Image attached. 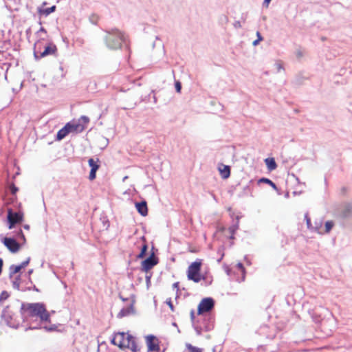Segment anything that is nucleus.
I'll return each instance as SVG.
<instances>
[{"mask_svg":"<svg viewBox=\"0 0 352 352\" xmlns=\"http://www.w3.org/2000/svg\"><path fill=\"white\" fill-rule=\"evenodd\" d=\"M181 89H182V85L181 83L177 81L175 82V89H176V91L179 93L181 91Z\"/></svg>","mask_w":352,"mask_h":352,"instance_id":"37","label":"nucleus"},{"mask_svg":"<svg viewBox=\"0 0 352 352\" xmlns=\"http://www.w3.org/2000/svg\"><path fill=\"white\" fill-rule=\"evenodd\" d=\"M167 304H168V306L170 307V309H171L172 311H173V310H174V309H173V304H172V302H171L170 299L168 301H167Z\"/></svg>","mask_w":352,"mask_h":352,"instance_id":"40","label":"nucleus"},{"mask_svg":"<svg viewBox=\"0 0 352 352\" xmlns=\"http://www.w3.org/2000/svg\"><path fill=\"white\" fill-rule=\"evenodd\" d=\"M39 32H44V33H46V30H45V28H44L41 27V28H40V30L38 31V33H39Z\"/></svg>","mask_w":352,"mask_h":352,"instance_id":"45","label":"nucleus"},{"mask_svg":"<svg viewBox=\"0 0 352 352\" xmlns=\"http://www.w3.org/2000/svg\"><path fill=\"white\" fill-rule=\"evenodd\" d=\"M305 220H306L307 226L308 229H309L311 231H312V228H313V226H314L311 224V219H310V218L309 217V216H308V214H307V213H306V214H305Z\"/></svg>","mask_w":352,"mask_h":352,"instance_id":"28","label":"nucleus"},{"mask_svg":"<svg viewBox=\"0 0 352 352\" xmlns=\"http://www.w3.org/2000/svg\"><path fill=\"white\" fill-rule=\"evenodd\" d=\"M202 327H203L204 331H210L213 328V325L211 324H208L204 325Z\"/></svg>","mask_w":352,"mask_h":352,"instance_id":"36","label":"nucleus"},{"mask_svg":"<svg viewBox=\"0 0 352 352\" xmlns=\"http://www.w3.org/2000/svg\"><path fill=\"white\" fill-rule=\"evenodd\" d=\"M3 263V259L0 258V274H1V272H2Z\"/></svg>","mask_w":352,"mask_h":352,"instance_id":"44","label":"nucleus"},{"mask_svg":"<svg viewBox=\"0 0 352 352\" xmlns=\"http://www.w3.org/2000/svg\"><path fill=\"white\" fill-rule=\"evenodd\" d=\"M55 10H56V6H52L50 8H45V9L39 8L38 9V13L41 14H44L45 16H47L50 14H51L53 12H54Z\"/></svg>","mask_w":352,"mask_h":352,"instance_id":"20","label":"nucleus"},{"mask_svg":"<svg viewBox=\"0 0 352 352\" xmlns=\"http://www.w3.org/2000/svg\"><path fill=\"white\" fill-rule=\"evenodd\" d=\"M70 133L69 131V124H66L64 127L60 129L56 135V139L58 140H61L65 138L67 134Z\"/></svg>","mask_w":352,"mask_h":352,"instance_id":"15","label":"nucleus"},{"mask_svg":"<svg viewBox=\"0 0 352 352\" xmlns=\"http://www.w3.org/2000/svg\"><path fill=\"white\" fill-rule=\"evenodd\" d=\"M157 262L155 261V258L151 256L142 263V270L145 272L151 270L154 265H155Z\"/></svg>","mask_w":352,"mask_h":352,"instance_id":"11","label":"nucleus"},{"mask_svg":"<svg viewBox=\"0 0 352 352\" xmlns=\"http://www.w3.org/2000/svg\"><path fill=\"white\" fill-rule=\"evenodd\" d=\"M258 184H261V183L267 184V185L271 186L274 190H277L276 185L272 180H270L268 178L262 177L258 179Z\"/></svg>","mask_w":352,"mask_h":352,"instance_id":"21","label":"nucleus"},{"mask_svg":"<svg viewBox=\"0 0 352 352\" xmlns=\"http://www.w3.org/2000/svg\"><path fill=\"white\" fill-rule=\"evenodd\" d=\"M10 190L12 194H15L17 192L18 188L15 186L13 185L11 186Z\"/></svg>","mask_w":352,"mask_h":352,"instance_id":"38","label":"nucleus"},{"mask_svg":"<svg viewBox=\"0 0 352 352\" xmlns=\"http://www.w3.org/2000/svg\"><path fill=\"white\" fill-rule=\"evenodd\" d=\"M146 342L148 352L160 351V346L155 336L153 335H148L146 336Z\"/></svg>","mask_w":352,"mask_h":352,"instance_id":"8","label":"nucleus"},{"mask_svg":"<svg viewBox=\"0 0 352 352\" xmlns=\"http://www.w3.org/2000/svg\"><path fill=\"white\" fill-rule=\"evenodd\" d=\"M256 36H257L258 38H263L259 32H256Z\"/></svg>","mask_w":352,"mask_h":352,"instance_id":"47","label":"nucleus"},{"mask_svg":"<svg viewBox=\"0 0 352 352\" xmlns=\"http://www.w3.org/2000/svg\"><path fill=\"white\" fill-rule=\"evenodd\" d=\"M352 213V205L347 204H346L342 212H341V216L343 218H347L349 217Z\"/></svg>","mask_w":352,"mask_h":352,"instance_id":"19","label":"nucleus"},{"mask_svg":"<svg viewBox=\"0 0 352 352\" xmlns=\"http://www.w3.org/2000/svg\"><path fill=\"white\" fill-rule=\"evenodd\" d=\"M219 170L223 179H227L230 175V168L229 166L222 164L221 166L219 168Z\"/></svg>","mask_w":352,"mask_h":352,"instance_id":"16","label":"nucleus"},{"mask_svg":"<svg viewBox=\"0 0 352 352\" xmlns=\"http://www.w3.org/2000/svg\"><path fill=\"white\" fill-rule=\"evenodd\" d=\"M2 242L11 252L15 253L20 249L19 243L12 237H4Z\"/></svg>","mask_w":352,"mask_h":352,"instance_id":"7","label":"nucleus"},{"mask_svg":"<svg viewBox=\"0 0 352 352\" xmlns=\"http://www.w3.org/2000/svg\"><path fill=\"white\" fill-rule=\"evenodd\" d=\"M263 40V38H257L256 40H255L254 41H253L252 43V45L254 46H256L257 45L260 41H261Z\"/></svg>","mask_w":352,"mask_h":352,"instance_id":"39","label":"nucleus"},{"mask_svg":"<svg viewBox=\"0 0 352 352\" xmlns=\"http://www.w3.org/2000/svg\"><path fill=\"white\" fill-rule=\"evenodd\" d=\"M56 46L52 43H50L46 46L44 51L41 53L40 58L54 54L56 52Z\"/></svg>","mask_w":352,"mask_h":352,"instance_id":"13","label":"nucleus"},{"mask_svg":"<svg viewBox=\"0 0 352 352\" xmlns=\"http://www.w3.org/2000/svg\"><path fill=\"white\" fill-rule=\"evenodd\" d=\"M274 67H275L277 72H280L281 70H284L283 66L280 61H276L274 63Z\"/></svg>","mask_w":352,"mask_h":352,"instance_id":"29","label":"nucleus"},{"mask_svg":"<svg viewBox=\"0 0 352 352\" xmlns=\"http://www.w3.org/2000/svg\"><path fill=\"white\" fill-rule=\"evenodd\" d=\"M146 280H147V282L149 281V277H146Z\"/></svg>","mask_w":352,"mask_h":352,"instance_id":"54","label":"nucleus"},{"mask_svg":"<svg viewBox=\"0 0 352 352\" xmlns=\"http://www.w3.org/2000/svg\"><path fill=\"white\" fill-rule=\"evenodd\" d=\"M147 249H148L147 245L144 244L142 247L141 251H140V254H138V257L140 258L144 257V256L146 253Z\"/></svg>","mask_w":352,"mask_h":352,"instance_id":"26","label":"nucleus"},{"mask_svg":"<svg viewBox=\"0 0 352 352\" xmlns=\"http://www.w3.org/2000/svg\"><path fill=\"white\" fill-rule=\"evenodd\" d=\"M9 297V294L6 291H3L0 294V305Z\"/></svg>","mask_w":352,"mask_h":352,"instance_id":"27","label":"nucleus"},{"mask_svg":"<svg viewBox=\"0 0 352 352\" xmlns=\"http://www.w3.org/2000/svg\"><path fill=\"white\" fill-rule=\"evenodd\" d=\"M186 346L190 352H203L201 349L197 346H194L190 344H186Z\"/></svg>","mask_w":352,"mask_h":352,"instance_id":"25","label":"nucleus"},{"mask_svg":"<svg viewBox=\"0 0 352 352\" xmlns=\"http://www.w3.org/2000/svg\"><path fill=\"white\" fill-rule=\"evenodd\" d=\"M135 208L142 216H146L148 214L147 204L145 201L135 203Z\"/></svg>","mask_w":352,"mask_h":352,"instance_id":"12","label":"nucleus"},{"mask_svg":"<svg viewBox=\"0 0 352 352\" xmlns=\"http://www.w3.org/2000/svg\"><path fill=\"white\" fill-rule=\"evenodd\" d=\"M272 0H264L263 1V5L265 6L266 7L268 6L270 2Z\"/></svg>","mask_w":352,"mask_h":352,"instance_id":"43","label":"nucleus"},{"mask_svg":"<svg viewBox=\"0 0 352 352\" xmlns=\"http://www.w3.org/2000/svg\"><path fill=\"white\" fill-rule=\"evenodd\" d=\"M20 281L21 276L20 275L16 276L14 280H12V287L14 289L19 290L20 289Z\"/></svg>","mask_w":352,"mask_h":352,"instance_id":"24","label":"nucleus"},{"mask_svg":"<svg viewBox=\"0 0 352 352\" xmlns=\"http://www.w3.org/2000/svg\"><path fill=\"white\" fill-rule=\"evenodd\" d=\"M214 305V301L211 298H204L198 306V314H201L204 312H208L212 309Z\"/></svg>","mask_w":352,"mask_h":352,"instance_id":"5","label":"nucleus"},{"mask_svg":"<svg viewBox=\"0 0 352 352\" xmlns=\"http://www.w3.org/2000/svg\"><path fill=\"white\" fill-rule=\"evenodd\" d=\"M194 329L197 333V335L198 336H200L202 333V331H204V329L201 326H198L197 324H194Z\"/></svg>","mask_w":352,"mask_h":352,"instance_id":"31","label":"nucleus"},{"mask_svg":"<svg viewBox=\"0 0 352 352\" xmlns=\"http://www.w3.org/2000/svg\"><path fill=\"white\" fill-rule=\"evenodd\" d=\"M47 331H54L55 329V327H44Z\"/></svg>","mask_w":352,"mask_h":352,"instance_id":"42","label":"nucleus"},{"mask_svg":"<svg viewBox=\"0 0 352 352\" xmlns=\"http://www.w3.org/2000/svg\"><path fill=\"white\" fill-rule=\"evenodd\" d=\"M239 228V222H236V223L232 227L230 228V232L232 234L234 233V232L238 229Z\"/></svg>","mask_w":352,"mask_h":352,"instance_id":"33","label":"nucleus"},{"mask_svg":"<svg viewBox=\"0 0 352 352\" xmlns=\"http://www.w3.org/2000/svg\"><path fill=\"white\" fill-rule=\"evenodd\" d=\"M23 227L26 230H29L30 229V226L28 225H25Z\"/></svg>","mask_w":352,"mask_h":352,"instance_id":"49","label":"nucleus"},{"mask_svg":"<svg viewBox=\"0 0 352 352\" xmlns=\"http://www.w3.org/2000/svg\"><path fill=\"white\" fill-rule=\"evenodd\" d=\"M67 124H69L70 133H80L85 129V126H84L82 123H80V122L78 121L68 122Z\"/></svg>","mask_w":352,"mask_h":352,"instance_id":"10","label":"nucleus"},{"mask_svg":"<svg viewBox=\"0 0 352 352\" xmlns=\"http://www.w3.org/2000/svg\"><path fill=\"white\" fill-rule=\"evenodd\" d=\"M265 163L267 166V169L270 171L275 170L277 167V164L275 160L273 157H268L265 160Z\"/></svg>","mask_w":352,"mask_h":352,"instance_id":"17","label":"nucleus"},{"mask_svg":"<svg viewBox=\"0 0 352 352\" xmlns=\"http://www.w3.org/2000/svg\"><path fill=\"white\" fill-rule=\"evenodd\" d=\"M191 318H192V320H193V318H194V313H193V311H191Z\"/></svg>","mask_w":352,"mask_h":352,"instance_id":"51","label":"nucleus"},{"mask_svg":"<svg viewBox=\"0 0 352 352\" xmlns=\"http://www.w3.org/2000/svg\"><path fill=\"white\" fill-rule=\"evenodd\" d=\"M201 267V260L195 261L192 262L188 267L187 270V276L189 280L194 281L195 283H199L201 279L200 274Z\"/></svg>","mask_w":352,"mask_h":352,"instance_id":"4","label":"nucleus"},{"mask_svg":"<svg viewBox=\"0 0 352 352\" xmlns=\"http://www.w3.org/2000/svg\"><path fill=\"white\" fill-rule=\"evenodd\" d=\"M178 285H179V283H175L173 284V287H174V288H177V287H178Z\"/></svg>","mask_w":352,"mask_h":352,"instance_id":"48","label":"nucleus"},{"mask_svg":"<svg viewBox=\"0 0 352 352\" xmlns=\"http://www.w3.org/2000/svg\"><path fill=\"white\" fill-rule=\"evenodd\" d=\"M302 55H303V54H302V52L300 50H298V51L296 52V56H297V57L300 58V57H302Z\"/></svg>","mask_w":352,"mask_h":352,"instance_id":"41","label":"nucleus"},{"mask_svg":"<svg viewBox=\"0 0 352 352\" xmlns=\"http://www.w3.org/2000/svg\"><path fill=\"white\" fill-rule=\"evenodd\" d=\"M21 313L23 321L30 324V329L41 328V323L50 321V318L45 305L41 302L23 303Z\"/></svg>","mask_w":352,"mask_h":352,"instance_id":"1","label":"nucleus"},{"mask_svg":"<svg viewBox=\"0 0 352 352\" xmlns=\"http://www.w3.org/2000/svg\"><path fill=\"white\" fill-rule=\"evenodd\" d=\"M234 26L235 27H240L241 26V24H240V22L237 21L234 23Z\"/></svg>","mask_w":352,"mask_h":352,"instance_id":"46","label":"nucleus"},{"mask_svg":"<svg viewBox=\"0 0 352 352\" xmlns=\"http://www.w3.org/2000/svg\"><path fill=\"white\" fill-rule=\"evenodd\" d=\"M134 313L133 305L131 304L129 307L123 308L118 314V318H121Z\"/></svg>","mask_w":352,"mask_h":352,"instance_id":"14","label":"nucleus"},{"mask_svg":"<svg viewBox=\"0 0 352 352\" xmlns=\"http://www.w3.org/2000/svg\"><path fill=\"white\" fill-rule=\"evenodd\" d=\"M312 231L316 232L320 234H324L322 219H319L314 222V225L313 226Z\"/></svg>","mask_w":352,"mask_h":352,"instance_id":"18","label":"nucleus"},{"mask_svg":"<svg viewBox=\"0 0 352 352\" xmlns=\"http://www.w3.org/2000/svg\"><path fill=\"white\" fill-rule=\"evenodd\" d=\"M104 39L107 47L111 50L120 48L124 41L123 34L118 29L107 30Z\"/></svg>","mask_w":352,"mask_h":352,"instance_id":"3","label":"nucleus"},{"mask_svg":"<svg viewBox=\"0 0 352 352\" xmlns=\"http://www.w3.org/2000/svg\"><path fill=\"white\" fill-rule=\"evenodd\" d=\"M17 236L19 239H21L23 242L25 241V236L22 232L21 230H20L17 234Z\"/></svg>","mask_w":352,"mask_h":352,"instance_id":"35","label":"nucleus"},{"mask_svg":"<svg viewBox=\"0 0 352 352\" xmlns=\"http://www.w3.org/2000/svg\"><path fill=\"white\" fill-rule=\"evenodd\" d=\"M173 326H177L175 322L173 323Z\"/></svg>","mask_w":352,"mask_h":352,"instance_id":"55","label":"nucleus"},{"mask_svg":"<svg viewBox=\"0 0 352 352\" xmlns=\"http://www.w3.org/2000/svg\"><path fill=\"white\" fill-rule=\"evenodd\" d=\"M111 343L120 349H129L133 352H138L140 348L138 346L136 338L129 333L118 332L115 333Z\"/></svg>","mask_w":352,"mask_h":352,"instance_id":"2","label":"nucleus"},{"mask_svg":"<svg viewBox=\"0 0 352 352\" xmlns=\"http://www.w3.org/2000/svg\"><path fill=\"white\" fill-rule=\"evenodd\" d=\"M33 272V270H30L28 271V274L30 275Z\"/></svg>","mask_w":352,"mask_h":352,"instance_id":"50","label":"nucleus"},{"mask_svg":"<svg viewBox=\"0 0 352 352\" xmlns=\"http://www.w3.org/2000/svg\"><path fill=\"white\" fill-rule=\"evenodd\" d=\"M21 268L20 267L19 265H12L10 267V278H12L14 274L19 272L21 271Z\"/></svg>","mask_w":352,"mask_h":352,"instance_id":"22","label":"nucleus"},{"mask_svg":"<svg viewBox=\"0 0 352 352\" xmlns=\"http://www.w3.org/2000/svg\"><path fill=\"white\" fill-rule=\"evenodd\" d=\"M333 226L334 222L333 221H328L325 222L324 230H323L324 234L329 233Z\"/></svg>","mask_w":352,"mask_h":352,"instance_id":"23","label":"nucleus"},{"mask_svg":"<svg viewBox=\"0 0 352 352\" xmlns=\"http://www.w3.org/2000/svg\"><path fill=\"white\" fill-rule=\"evenodd\" d=\"M30 258L28 257L25 261H24L23 262H22L20 265H19L20 266V267L21 269H23L25 268L30 263Z\"/></svg>","mask_w":352,"mask_h":352,"instance_id":"32","label":"nucleus"},{"mask_svg":"<svg viewBox=\"0 0 352 352\" xmlns=\"http://www.w3.org/2000/svg\"><path fill=\"white\" fill-rule=\"evenodd\" d=\"M8 221L9 228L12 229L16 223H19L23 220V214L20 212H14L11 209L8 212Z\"/></svg>","mask_w":352,"mask_h":352,"instance_id":"6","label":"nucleus"},{"mask_svg":"<svg viewBox=\"0 0 352 352\" xmlns=\"http://www.w3.org/2000/svg\"><path fill=\"white\" fill-rule=\"evenodd\" d=\"M120 298L122 299V300L123 301H126L127 299L126 298H123L122 296H120Z\"/></svg>","mask_w":352,"mask_h":352,"instance_id":"52","label":"nucleus"},{"mask_svg":"<svg viewBox=\"0 0 352 352\" xmlns=\"http://www.w3.org/2000/svg\"><path fill=\"white\" fill-rule=\"evenodd\" d=\"M80 123H82L84 126L87 124L89 122V118L87 116H82L80 119L78 120Z\"/></svg>","mask_w":352,"mask_h":352,"instance_id":"30","label":"nucleus"},{"mask_svg":"<svg viewBox=\"0 0 352 352\" xmlns=\"http://www.w3.org/2000/svg\"><path fill=\"white\" fill-rule=\"evenodd\" d=\"M98 159H97L96 161H95L94 159L93 158H90L88 160L89 165L91 167V170L89 176L90 180H94L96 178V171L99 168V164H98Z\"/></svg>","mask_w":352,"mask_h":352,"instance_id":"9","label":"nucleus"},{"mask_svg":"<svg viewBox=\"0 0 352 352\" xmlns=\"http://www.w3.org/2000/svg\"><path fill=\"white\" fill-rule=\"evenodd\" d=\"M236 267L239 270H240L242 273H243V275L244 276L245 275V268L243 267V265L241 263H238L236 264Z\"/></svg>","mask_w":352,"mask_h":352,"instance_id":"34","label":"nucleus"},{"mask_svg":"<svg viewBox=\"0 0 352 352\" xmlns=\"http://www.w3.org/2000/svg\"><path fill=\"white\" fill-rule=\"evenodd\" d=\"M34 56H35V58H38V56H37V55H36V52H34Z\"/></svg>","mask_w":352,"mask_h":352,"instance_id":"53","label":"nucleus"}]
</instances>
